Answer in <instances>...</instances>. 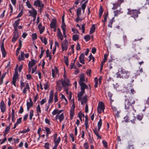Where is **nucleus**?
I'll list each match as a JSON object with an SVG mask.
<instances>
[{"label":"nucleus","instance_id":"nucleus-1","mask_svg":"<svg viewBox=\"0 0 149 149\" xmlns=\"http://www.w3.org/2000/svg\"><path fill=\"white\" fill-rule=\"evenodd\" d=\"M116 75L117 78L127 79L130 77V72L121 68L118 70V72L116 73Z\"/></svg>","mask_w":149,"mask_h":149},{"label":"nucleus","instance_id":"nucleus-2","mask_svg":"<svg viewBox=\"0 0 149 149\" xmlns=\"http://www.w3.org/2000/svg\"><path fill=\"white\" fill-rule=\"evenodd\" d=\"M81 86V91L78 93L77 97L78 101H80L81 99V96L85 92V89H87L88 88L87 86L84 83H79Z\"/></svg>","mask_w":149,"mask_h":149},{"label":"nucleus","instance_id":"nucleus-3","mask_svg":"<svg viewBox=\"0 0 149 149\" xmlns=\"http://www.w3.org/2000/svg\"><path fill=\"white\" fill-rule=\"evenodd\" d=\"M53 140L54 144L52 149H56L57 148L61 140L60 136L58 137V134L55 133L53 135Z\"/></svg>","mask_w":149,"mask_h":149},{"label":"nucleus","instance_id":"nucleus-4","mask_svg":"<svg viewBox=\"0 0 149 149\" xmlns=\"http://www.w3.org/2000/svg\"><path fill=\"white\" fill-rule=\"evenodd\" d=\"M140 13V12L139 11L137 10H135L129 11L127 13V14L131 15V16L135 19V18L138 17V15Z\"/></svg>","mask_w":149,"mask_h":149},{"label":"nucleus","instance_id":"nucleus-5","mask_svg":"<svg viewBox=\"0 0 149 149\" xmlns=\"http://www.w3.org/2000/svg\"><path fill=\"white\" fill-rule=\"evenodd\" d=\"M62 51H65L67 50L68 46V42L66 39L63 41L61 44Z\"/></svg>","mask_w":149,"mask_h":149},{"label":"nucleus","instance_id":"nucleus-6","mask_svg":"<svg viewBox=\"0 0 149 149\" xmlns=\"http://www.w3.org/2000/svg\"><path fill=\"white\" fill-rule=\"evenodd\" d=\"M104 106L102 102H100L97 107V111L99 113H101L102 111H104Z\"/></svg>","mask_w":149,"mask_h":149},{"label":"nucleus","instance_id":"nucleus-7","mask_svg":"<svg viewBox=\"0 0 149 149\" xmlns=\"http://www.w3.org/2000/svg\"><path fill=\"white\" fill-rule=\"evenodd\" d=\"M18 77V73L17 72L15 71L13 75V81L11 82V84H13L15 87L16 86V82Z\"/></svg>","mask_w":149,"mask_h":149},{"label":"nucleus","instance_id":"nucleus-8","mask_svg":"<svg viewBox=\"0 0 149 149\" xmlns=\"http://www.w3.org/2000/svg\"><path fill=\"white\" fill-rule=\"evenodd\" d=\"M131 105L130 101L128 99H126L125 100V109L127 110L128 111L130 112V106Z\"/></svg>","mask_w":149,"mask_h":149},{"label":"nucleus","instance_id":"nucleus-9","mask_svg":"<svg viewBox=\"0 0 149 149\" xmlns=\"http://www.w3.org/2000/svg\"><path fill=\"white\" fill-rule=\"evenodd\" d=\"M34 5L38 7L42 8L44 7V5L40 0H36L34 1Z\"/></svg>","mask_w":149,"mask_h":149},{"label":"nucleus","instance_id":"nucleus-10","mask_svg":"<svg viewBox=\"0 0 149 149\" xmlns=\"http://www.w3.org/2000/svg\"><path fill=\"white\" fill-rule=\"evenodd\" d=\"M54 92L53 90H51L50 92L49 95V97L48 103L49 104L52 103L53 101Z\"/></svg>","mask_w":149,"mask_h":149},{"label":"nucleus","instance_id":"nucleus-11","mask_svg":"<svg viewBox=\"0 0 149 149\" xmlns=\"http://www.w3.org/2000/svg\"><path fill=\"white\" fill-rule=\"evenodd\" d=\"M28 10L29 16L31 17L37 14V10L34 8H32L31 10Z\"/></svg>","mask_w":149,"mask_h":149},{"label":"nucleus","instance_id":"nucleus-12","mask_svg":"<svg viewBox=\"0 0 149 149\" xmlns=\"http://www.w3.org/2000/svg\"><path fill=\"white\" fill-rule=\"evenodd\" d=\"M58 70L56 67H54L52 69V74L53 78L55 77L57 74H58Z\"/></svg>","mask_w":149,"mask_h":149},{"label":"nucleus","instance_id":"nucleus-13","mask_svg":"<svg viewBox=\"0 0 149 149\" xmlns=\"http://www.w3.org/2000/svg\"><path fill=\"white\" fill-rule=\"evenodd\" d=\"M56 19H53L52 20L50 24V27L52 29H56Z\"/></svg>","mask_w":149,"mask_h":149},{"label":"nucleus","instance_id":"nucleus-14","mask_svg":"<svg viewBox=\"0 0 149 149\" xmlns=\"http://www.w3.org/2000/svg\"><path fill=\"white\" fill-rule=\"evenodd\" d=\"M19 37L18 32L17 31H15L14 33V35L13 36L12 41L13 42H15Z\"/></svg>","mask_w":149,"mask_h":149},{"label":"nucleus","instance_id":"nucleus-15","mask_svg":"<svg viewBox=\"0 0 149 149\" xmlns=\"http://www.w3.org/2000/svg\"><path fill=\"white\" fill-rule=\"evenodd\" d=\"M57 36L58 38L60 39L61 40H62L63 39V36L61 31L60 29L59 28H58L57 30Z\"/></svg>","mask_w":149,"mask_h":149},{"label":"nucleus","instance_id":"nucleus-16","mask_svg":"<svg viewBox=\"0 0 149 149\" xmlns=\"http://www.w3.org/2000/svg\"><path fill=\"white\" fill-rule=\"evenodd\" d=\"M33 103L31 99H29V102L28 101L26 103L27 110L29 111V109L32 107Z\"/></svg>","mask_w":149,"mask_h":149},{"label":"nucleus","instance_id":"nucleus-17","mask_svg":"<svg viewBox=\"0 0 149 149\" xmlns=\"http://www.w3.org/2000/svg\"><path fill=\"white\" fill-rule=\"evenodd\" d=\"M1 49L3 57H5L6 53L4 47L3 42L1 45Z\"/></svg>","mask_w":149,"mask_h":149},{"label":"nucleus","instance_id":"nucleus-18","mask_svg":"<svg viewBox=\"0 0 149 149\" xmlns=\"http://www.w3.org/2000/svg\"><path fill=\"white\" fill-rule=\"evenodd\" d=\"M0 107L1 111L2 112H3L5 110L6 107L4 102L3 100L1 102Z\"/></svg>","mask_w":149,"mask_h":149},{"label":"nucleus","instance_id":"nucleus-19","mask_svg":"<svg viewBox=\"0 0 149 149\" xmlns=\"http://www.w3.org/2000/svg\"><path fill=\"white\" fill-rule=\"evenodd\" d=\"M64 117L63 113H62L60 115H57L55 117V119L56 120L59 119L60 122L63 120Z\"/></svg>","mask_w":149,"mask_h":149},{"label":"nucleus","instance_id":"nucleus-20","mask_svg":"<svg viewBox=\"0 0 149 149\" xmlns=\"http://www.w3.org/2000/svg\"><path fill=\"white\" fill-rule=\"evenodd\" d=\"M9 65V62L8 63L6 67L5 68V71H6V72H4L2 74V76L1 77V81L3 80V79L4 78L6 74L7 73L8 74V70L9 69V68L8 67V66Z\"/></svg>","mask_w":149,"mask_h":149},{"label":"nucleus","instance_id":"nucleus-21","mask_svg":"<svg viewBox=\"0 0 149 149\" xmlns=\"http://www.w3.org/2000/svg\"><path fill=\"white\" fill-rule=\"evenodd\" d=\"M68 79H65L63 80V86H68L70 85Z\"/></svg>","mask_w":149,"mask_h":149},{"label":"nucleus","instance_id":"nucleus-22","mask_svg":"<svg viewBox=\"0 0 149 149\" xmlns=\"http://www.w3.org/2000/svg\"><path fill=\"white\" fill-rule=\"evenodd\" d=\"M37 63V61L34 59H32L31 61H30L28 64V67L32 68L34 65Z\"/></svg>","mask_w":149,"mask_h":149},{"label":"nucleus","instance_id":"nucleus-23","mask_svg":"<svg viewBox=\"0 0 149 149\" xmlns=\"http://www.w3.org/2000/svg\"><path fill=\"white\" fill-rule=\"evenodd\" d=\"M38 28L39 30L40 34H42L45 30V27L42 26L41 23H40L38 26Z\"/></svg>","mask_w":149,"mask_h":149},{"label":"nucleus","instance_id":"nucleus-24","mask_svg":"<svg viewBox=\"0 0 149 149\" xmlns=\"http://www.w3.org/2000/svg\"><path fill=\"white\" fill-rule=\"evenodd\" d=\"M26 87H25L22 90V93L23 94H26V93L27 89L29 90L30 87L28 83H25Z\"/></svg>","mask_w":149,"mask_h":149},{"label":"nucleus","instance_id":"nucleus-25","mask_svg":"<svg viewBox=\"0 0 149 149\" xmlns=\"http://www.w3.org/2000/svg\"><path fill=\"white\" fill-rule=\"evenodd\" d=\"M84 58V54H81L79 56V61L82 64H84L85 63Z\"/></svg>","mask_w":149,"mask_h":149},{"label":"nucleus","instance_id":"nucleus-26","mask_svg":"<svg viewBox=\"0 0 149 149\" xmlns=\"http://www.w3.org/2000/svg\"><path fill=\"white\" fill-rule=\"evenodd\" d=\"M20 19H19L16 21L15 22L14 24H13V26L14 27V29L15 31H17V26L19 24V22L20 21Z\"/></svg>","mask_w":149,"mask_h":149},{"label":"nucleus","instance_id":"nucleus-27","mask_svg":"<svg viewBox=\"0 0 149 149\" xmlns=\"http://www.w3.org/2000/svg\"><path fill=\"white\" fill-rule=\"evenodd\" d=\"M143 70L142 68L139 67V69L137 70L135 73V76L137 77L139 76L143 72Z\"/></svg>","mask_w":149,"mask_h":149},{"label":"nucleus","instance_id":"nucleus-28","mask_svg":"<svg viewBox=\"0 0 149 149\" xmlns=\"http://www.w3.org/2000/svg\"><path fill=\"white\" fill-rule=\"evenodd\" d=\"M80 100H81V103L82 104H84L86 103L87 100L86 95H85L83 97L82 96L81 99Z\"/></svg>","mask_w":149,"mask_h":149},{"label":"nucleus","instance_id":"nucleus-29","mask_svg":"<svg viewBox=\"0 0 149 149\" xmlns=\"http://www.w3.org/2000/svg\"><path fill=\"white\" fill-rule=\"evenodd\" d=\"M24 52H21V55L19 56L18 58V59L19 61L22 60H24Z\"/></svg>","mask_w":149,"mask_h":149},{"label":"nucleus","instance_id":"nucleus-30","mask_svg":"<svg viewBox=\"0 0 149 149\" xmlns=\"http://www.w3.org/2000/svg\"><path fill=\"white\" fill-rule=\"evenodd\" d=\"M80 78V81L79 82L80 83H84V81H85V75L84 74H81V75L79 76Z\"/></svg>","mask_w":149,"mask_h":149},{"label":"nucleus","instance_id":"nucleus-31","mask_svg":"<svg viewBox=\"0 0 149 149\" xmlns=\"http://www.w3.org/2000/svg\"><path fill=\"white\" fill-rule=\"evenodd\" d=\"M45 130L44 131H45L47 134V136H48V135L51 132V131H50L49 128L47 127H44Z\"/></svg>","mask_w":149,"mask_h":149},{"label":"nucleus","instance_id":"nucleus-32","mask_svg":"<svg viewBox=\"0 0 149 149\" xmlns=\"http://www.w3.org/2000/svg\"><path fill=\"white\" fill-rule=\"evenodd\" d=\"M36 111L37 115L39 116L41 112V110L39 104H38L36 107Z\"/></svg>","mask_w":149,"mask_h":149},{"label":"nucleus","instance_id":"nucleus-33","mask_svg":"<svg viewBox=\"0 0 149 149\" xmlns=\"http://www.w3.org/2000/svg\"><path fill=\"white\" fill-rule=\"evenodd\" d=\"M95 29V25H93L90 29V33L91 34L94 32Z\"/></svg>","mask_w":149,"mask_h":149},{"label":"nucleus","instance_id":"nucleus-34","mask_svg":"<svg viewBox=\"0 0 149 149\" xmlns=\"http://www.w3.org/2000/svg\"><path fill=\"white\" fill-rule=\"evenodd\" d=\"M44 86V88L45 90H47L49 88V86L47 82H46L43 84Z\"/></svg>","mask_w":149,"mask_h":149},{"label":"nucleus","instance_id":"nucleus-35","mask_svg":"<svg viewBox=\"0 0 149 149\" xmlns=\"http://www.w3.org/2000/svg\"><path fill=\"white\" fill-rule=\"evenodd\" d=\"M102 125V120L101 119H100L99 121L97 123V127L98 130L100 131V128Z\"/></svg>","mask_w":149,"mask_h":149},{"label":"nucleus","instance_id":"nucleus-36","mask_svg":"<svg viewBox=\"0 0 149 149\" xmlns=\"http://www.w3.org/2000/svg\"><path fill=\"white\" fill-rule=\"evenodd\" d=\"M9 131V127L8 126L6 127L5 132L3 134V135L4 136H6V135L8 133Z\"/></svg>","mask_w":149,"mask_h":149},{"label":"nucleus","instance_id":"nucleus-37","mask_svg":"<svg viewBox=\"0 0 149 149\" xmlns=\"http://www.w3.org/2000/svg\"><path fill=\"white\" fill-rule=\"evenodd\" d=\"M61 98L63 100H64L65 102H64L65 104H67L68 103V101L67 99L65 97V96L63 94L61 95Z\"/></svg>","mask_w":149,"mask_h":149},{"label":"nucleus","instance_id":"nucleus-38","mask_svg":"<svg viewBox=\"0 0 149 149\" xmlns=\"http://www.w3.org/2000/svg\"><path fill=\"white\" fill-rule=\"evenodd\" d=\"M114 17L112 18L111 19L109 22V24H108V26L111 27H112V24H113V22H114Z\"/></svg>","mask_w":149,"mask_h":149},{"label":"nucleus","instance_id":"nucleus-39","mask_svg":"<svg viewBox=\"0 0 149 149\" xmlns=\"http://www.w3.org/2000/svg\"><path fill=\"white\" fill-rule=\"evenodd\" d=\"M79 36L78 35H74L72 36V40L74 41H76L79 39Z\"/></svg>","mask_w":149,"mask_h":149},{"label":"nucleus","instance_id":"nucleus-40","mask_svg":"<svg viewBox=\"0 0 149 149\" xmlns=\"http://www.w3.org/2000/svg\"><path fill=\"white\" fill-rule=\"evenodd\" d=\"M40 39L41 41L43 42L45 45H46L47 43V41L46 38L44 37H41Z\"/></svg>","mask_w":149,"mask_h":149},{"label":"nucleus","instance_id":"nucleus-41","mask_svg":"<svg viewBox=\"0 0 149 149\" xmlns=\"http://www.w3.org/2000/svg\"><path fill=\"white\" fill-rule=\"evenodd\" d=\"M66 26L64 22H62V25L61 26V27L63 31L66 30Z\"/></svg>","mask_w":149,"mask_h":149},{"label":"nucleus","instance_id":"nucleus-42","mask_svg":"<svg viewBox=\"0 0 149 149\" xmlns=\"http://www.w3.org/2000/svg\"><path fill=\"white\" fill-rule=\"evenodd\" d=\"M81 13V10L80 8L77 9V16H80Z\"/></svg>","mask_w":149,"mask_h":149},{"label":"nucleus","instance_id":"nucleus-43","mask_svg":"<svg viewBox=\"0 0 149 149\" xmlns=\"http://www.w3.org/2000/svg\"><path fill=\"white\" fill-rule=\"evenodd\" d=\"M54 101L55 102H56L58 101L57 92H56L55 93L54 96Z\"/></svg>","mask_w":149,"mask_h":149},{"label":"nucleus","instance_id":"nucleus-44","mask_svg":"<svg viewBox=\"0 0 149 149\" xmlns=\"http://www.w3.org/2000/svg\"><path fill=\"white\" fill-rule=\"evenodd\" d=\"M33 116V110H31L29 112V118L30 120H32V117Z\"/></svg>","mask_w":149,"mask_h":149},{"label":"nucleus","instance_id":"nucleus-45","mask_svg":"<svg viewBox=\"0 0 149 149\" xmlns=\"http://www.w3.org/2000/svg\"><path fill=\"white\" fill-rule=\"evenodd\" d=\"M56 85L62 86V84L63 86V80H59L56 82Z\"/></svg>","mask_w":149,"mask_h":149},{"label":"nucleus","instance_id":"nucleus-46","mask_svg":"<svg viewBox=\"0 0 149 149\" xmlns=\"http://www.w3.org/2000/svg\"><path fill=\"white\" fill-rule=\"evenodd\" d=\"M84 40H85V41L86 42H87L90 40L91 37L89 35H88L86 36H84Z\"/></svg>","mask_w":149,"mask_h":149},{"label":"nucleus","instance_id":"nucleus-47","mask_svg":"<svg viewBox=\"0 0 149 149\" xmlns=\"http://www.w3.org/2000/svg\"><path fill=\"white\" fill-rule=\"evenodd\" d=\"M52 114L53 116H54L56 114L59 115L58 112V109H55L52 112Z\"/></svg>","mask_w":149,"mask_h":149},{"label":"nucleus","instance_id":"nucleus-48","mask_svg":"<svg viewBox=\"0 0 149 149\" xmlns=\"http://www.w3.org/2000/svg\"><path fill=\"white\" fill-rule=\"evenodd\" d=\"M94 81L95 82V84L94 85V87L95 88H97L98 86V79L97 77L95 78L94 79Z\"/></svg>","mask_w":149,"mask_h":149},{"label":"nucleus","instance_id":"nucleus-49","mask_svg":"<svg viewBox=\"0 0 149 149\" xmlns=\"http://www.w3.org/2000/svg\"><path fill=\"white\" fill-rule=\"evenodd\" d=\"M88 120L86 118L85 121V127H86V129H87L88 127Z\"/></svg>","mask_w":149,"mask_h":149},{"label":"nucleus","instance_id":"nucleus-50","mask_svg":"<svg viewBox=\"0 0 149 149\" xmlns=\"http://www.w3.org/2000/svg\"><path fill=\"white\" fill-rule=\"evenodd\" d=\"M62 88V86H58V85H56V90L57 91H60Z\"/></svg>","mask_w":149,"mask_h":149},{"label":"nucleus","instance_id":"nucleus-51","mask_svg":"<svg viewBox=\"0 0 149 149\" xmlns=\"http://www.w3.org/2000/svg\"><path fill=\"white\" fill-rule=\"evenodd\" d=\"M26 5L28 8H31V9L32 8H33V7L32 6V5L30 3L29 1L27 0L26 2Z\"/></svg>","mask_w":149,"mask_h":149},{"label":"nucleus","instance_id":"nucleus-52","mask_svg":"<svg viewBox=\"0 0 149 149\" xmlns=\"http://www.w3.org/2000/svg\"><path fill=\"white\" fill-rule=\"evenodd\" d=\"M75 108V106L74 105V102L73 100H72V104L71 107L70 111H74V108Z\"/></svg>","mask_w":149,"mask_h":149},{"label":"nucleus","instance_id":"nucleus-53","mask_svg":"<svg viewBox=\"0 0 149 149\" xmlns=\"http://www.w3.org/2000/svg\"><path fill=\"white\" fill-rule=\"evenodd\" d=\"M108 56V55L107 54H104V59L102 61V62L105 63L107 61Z\"/></svg>","mask_w":149,"mask_h":149},{"label":"nucleus","instance_id":"nucleus-54","mask_svg":"<svg viewBox=\"0 0 149 149\" xmlns=\"http://www.w3.org/2000/svg\"><path fill=\"white\" fill-rule=\"evenodd\" d=\"M129 117L128 115H126L124 117V120L125 122H127L130 121V120L129 119Z\"/></svg>","mask_w":149,"mask_h":149},{"label":"nucleus","instance_id":"nucleus-55","mask_svg":"<svg viewBox=\"0 0 149 149\" xmlns=\"http://www.w3.org/2000/svg\"><path fill=\"white\" fill-rule=\"evenodd\" d=\"M78 116L80 120L82 121V117H84V116L83 114L79 113L78 114Z\"/></svg>","mask_w":149,"mask_h":149},{"label":"nucleus","instance_id":"nucleus-56","mask_svg":"<svg viewBox=\"0 0 149 149\" xmlns=\"http://www.w3.org/2000/svg\"><path fill=\"white\" fill-rule=\"evenodd\" d=\"M46 55L47 57H49L50 60L51 58V57L50 56V54L49 53V50L47 49L46 51Z\"/></svg>","mask_w":149,"mask_h":149},{"label":"nucleus","instance_id":"nucleus-57","mask_svg":"<svg viewBox=\"0 0 149 149\" xmlns=\"http://www.w3.org/2000/svg\"><path fill=\"white\" fill-rule=\"evenodd\" d=\"M113 7L112 8L113 10H115L117 8L118 6V5L117 3H114L113 4Z\"/></svg>","mask_w":149,"mask_h":149},{"label":"nucleus","instance_id":"nucleus-58","mask_svg":"<svg viewBox=\"0 0 149 149\" xmlns=\"http://www.w3.org/2000/svg\"><path fill=\"white\" fill-rule=\"evenodd\" d=\"M25 84L23 82L22 80H20V87L21 89H22L23 87H25Z\"/></svg>","mask_w":149,"mask_h":149},{"label":"nucleus","instance_id":"nucleus-59","mask_svg":"<svg viewBox=\"0 0 149 149\" xmlns=\"http://www.w3.org/2000/svg\"><path fill=\"white\" fill-rule=\"evenodd\" d=\"M44 147L46 148L45 149H49V144L48 143H45Z\"/></svg>","mask_w":149,"mask_h":149},{"label":"nucleus","instance_id":"nucleus-60","mask_svg":"<svg viewBox=\"0 0 149 149\" xmlns=\"http://www.w3.org/2000/svg\"><path fill=\"white\" fill-rule=\"evenodd\" d=\"M84 147L85 149H88L89 146L87 143H86L84 144Z\"/></svg>","mask_w":149,"mask_h":149},{"label":"nucleus","instance_id":"nucleus-61","mask_svg":"<svg viewBox=\"0 0 149 149\" xmlns=\"http://www.w3.org/2000/svg\"><path fill=\"white\" fill-rule=\"evenodd\" d=\"M102 143L104 146L107 148V142L105 140H103L102 141Z\"/></svg>","mask_w":149,"mask_h":149},{"label":"nucleus","instance_id":"nucleus-62","mask_svg":"<svg viewBox=\"0 0 149 149\" xmlns=\"http://www.w3.org/2000/svg\"><path fill=\"white\" fill-rule=\"evenodd\" d=\"M114 13H115L114 16H117L120 13V11L117 10L114 11Z\"/></svg>","mask_w":149,"mask_h":149},{"label":"nucleus","instance_id":"nucleus-63","mask_svg":"<svg viewBox=\"0 0 149 149\" xmlns=\"http://www.w3.org/2000/svg\"><path fill=\"white\" fill-rule=\"evenodd\" d=\"M32 38L33 40L36 39L37 38V36L36 33H34L32 34Z\"/></svg>","mask_w":149,"mask_h":149},{"label":"nucleus","instance_id":"nucleus-64","mask_svg":"<svg viewBox=\"0 0 149 149\" xmlns=\"http://www.w3.org/2000/svg\"><path fill=\"white\" fill-rule=\"evenodd\" d=\"M41 49H42L41 52L39 56L40 58H41L43 56L44 53V51L42 49V47H41Z\"/></svg>","mask_w":149,"mask_h":149}]
</instances>
